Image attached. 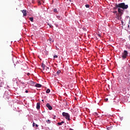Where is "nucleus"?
Listing matches in <instances>:
<instances>
[{
  "mask_svg": "<svg viewBox=\"0 0 130 130\" xmlns=\"http://www.w3.org/2000/svg\"><path fill=\"white\" fill-rule=\"evenodd\" d=\"M117 8H121V9H123V10H125L128 8V5H126L124 3H120L118 4H116L115 8L114 9H116Z\"/></svg>",
  "mask_w": 130,
  "mask_h": 130,
  "instance_id": "1",
  "label": "nucleus"
},
{
  "mask_svg": "<svg viewBox=\"0 0 130 130\" xmlns=\"http://www.w3.org/2000/svg\"><path fill=\"white\" fill-rule=\"evenodd\" d=\"M122 54V57L123 59H125V58L127 57V55L128 54V53L127 52V51L124 50Z\"/></svg>",
  "mask_w": 130,
  "mask_h": 130,
  "instance_id": "2",
  "label": "nucleus"
},
{
  "mask_svg": "<svg viewBox=\"0 0 130 130\" xmlns=\"http://www.w3.org/2000/svg\"><path fill=\"white\" fill-rule=\"evenodd\" d=\"M63 116L66 118V119H68V120H70L71 119L70 118V115L68 113L63 112L62 113Z\"/></svg>",
  "mask_w": 130,
  "mask_h": 130,
  "instance_id": "3",
  "label": "nucleus"
},
{
  "mask_svg": "<svg viewBox=\"0 0 130 130\" xmlns=\"http://www.w3.org/2000/svg\"><path fill=\"white\" fill-rule=\"evenodd\" d=\"M46 106H47V108H48V109H49V110H52V107H51V106H50V105L49 103L46 104Z\"/></svg>",
  "mask_w": 130,
  "mask_h": 130,
  "instance_id": "4",
  "label": "nucleus"
},
{
  "mask_svg": "<svg viewBox=\"0 0 130 130\" xmlns=\"http://www.w3.org/2000/svg\"><path fill=\"white\" fill-rule=\"evenodd\" d=\"M22 13L23 14V16L24 17H26V16H27V12L25 10H22Z\"/></svg>",
  "mask_w": 130,
  "mask_h": 130,
  "instance_id": "5",
  "label": "nucleus"
},
{
  "mask_svg": "<svg viewBox=\"0 0 130 130\" xmlns=\"http://www.w3.org/2000/svg\"><path fill=\"white\" fill-rule=\"evenodd\" d=\"M42 86L41 84L38 83L35 85V87H37V88H41Z\"/></svg>",
  "mask_w": 130,
  "mask_h": 130,
  "instance_id": "6",
  "label": "nucleus"
},
{
  "mask_svg": "<svg viewBox=\"0 0 130 130\" xmlns=\"http://www.w3.org/2000/svg\"><path fill=\"white\" fill-rule=\"evenodd\" d=\"M37 109H40V103H37Z\"/></svg>",
  "mask_w": 130,
  "mask_h": 130,
  "instance_id": "7",
  "label": "nucleus"
},
{
  "mask_svg": "<svg viewBox=\"0 0 130 130\" xmlns=\"http://www.w3.org/2000/svg\"><path fill=\"white\" fill-rule=\"evenodd\" d=\"M42 68H43V70L45 71V68H46V66H45V64H44V63H43L42 64Z\"/></svg>",
  "mask_w": 130,
  "mask_h": 130,
  "instance_id": "8",
  "label": "nucleus"
},
{
  "mask_svg": "<svg viewBox=\"0 0 130 130\" xmlns=\"http://www.w3.org/2000/svg\"><path fill=\"white\" fill-rule=\"evenodd\" d=\"M64 123V121H62L61 122H58L57 123V124L58 125H61L62 124Z\"/></svg>",
  "mask_w": 130,
  "mask_h": 130,
  "instance_id": "9",
  "label": "nucleus"
},
{
  "mask_svg": "<svg viewBox=\"0 0 130 130\" xmlns=\"http://www.w3.org/2000/svg\"><path fill=\"white\" fill-rule=\"evenodd\" d=\"M45 69L46 72H47V73H49V71H50L49 68L46 67V69Z\"/></svg>",
  "mask_w": 130,
  "mask_h": 130,
  "instance_id": "10",
  "label": "nucleus"
},
{
  "mask_svg": "<svg viewBox=\"0 0 130 130\" xmlns=\"http://www.w3.org/2000/svg\"><path fill=\"white\" fill-rule=\"evenodd\" d=\"M122 11V10L120 8L118 9V13H119V14H121Z\"/></svg>",
  "mask_w": 130,
  "mask_h": 130,
  "instance_id": "11",
  "label": "nucleus"
},
{
  "mask_svg": "<svg viewBox=\"0 0 130 130\" xmlns=\"http://www.w3.org/2000/svg\"><path fill=\"white\" fill-rule=\"evenodd\" d=\"M50 92V89H47L46 91V93H47V94H48V93Z\"/></svg>",
  "mask_w": 130,
  "mask_h": 130,
  "instance_id": "12",
  "label": "nucleus"
},
{
  "mask_svg": "<svg viewBox=\"0 0 130 130\" xmlns=\"http://www.w3.org/2000/svg\"><path fill=\"white\" fill-rule=\"evenodd\" d=\"M60 73H61V71H60V70H58V71L56 72V75H59V74H60Z\"/></svg>",
  "mask_w": 130,
  "mask_h": 130,
  "instance_id": "13",
  "label": "nucleus"
},
{
  "mask_svg": "<svg viewBox=\"0 0 130 130\" xmlns=\"http://www.w3.org/2000/svg\"><path fill=\"white\" fill-rule=\"evenodd\" d=\"M29 20L30 21H31V22H33V20H34L33 17L29 18Z\"/></svg>",
  "mask_w": 130,
  "mask_h": 130,
  "instance_id": "14",
  "label": "nucleus"
},
{
  "mask_svg": "<svg viewBox=\"0 0 130 130\" xmlns=\"http://www.w3.org/2000/svg\"><path fill=\"white\" fill-rule=\"evenodd\" d=\"M54 13H57V10L55 8L54 9Z\"/></svg>",
  "mask_w": 130,
  "mask_h": 130,
  "instance_id": "15",
  "label": "nucleus"
},
{
  "mask_svg": "<svg viewBox=\"0 0 130 130\" xmlns=\"http://www.w3.org/2000/svg\"><path fill=\"white\" fill-rule=\"evenodd\" d=\"M85 7H86V8H90V5H85Z\"/></svg>",
  "mask_w": 130,
  "mask_h": 130,
  "instance_id": "16",
  "label": "nucleus"
},
{
  "mask_svg": "<svg viewBox=\"0 0 130 130\" xmlns=\"http://www.w3.org/2000/svg\"><path fill=\"white\" fill-rule=\"evenodd\" d=\"M46 122H47V123H50V120H46Z\"/></svg>",
  "mask_w": 130,
  "mask_h": 130,
  "instance_id": "17",
  "label": "nucleus"
},
{
  "mask_svg": "<svg viewBox=\"0 0 130 130\" xmlns=\"http://www.w3.org/2000/svg\"><path fill=\"white\" fill-rule=\"evenodd\" d=\"M53 57H54V58H57L58 56H57V55H54L53 56Z\"/></svg>",
  "mask_w": 130,
  "mask_h": 130,
  "instance_id": "18",
  "label": "nucleus"
},
{
  "mask_svg": "<svg viewBox=\"0 0 130 130\" xmlns=\"http://www.w3.org/2000/svg\"><path fill=\"white\" fill-rule=\"evenodd\" d=\"M110 128H111V127H108V128H107V129H108V130H109V129H110Z\"/></svg>",
  "mask_w": 130,
  "mask_h": 130,
  "instance_id": "19",
  "label": "nucleus"
},
{
  "mask_svg": "<svg viewBox=\"0 0 130 130\" xmlns=\"http://www.w3.org/2000/svg\"><path fill=\"white\" fill-rule=\"evenodd\" d=\"M105 101L107 102V101H108V99H105Z\"/></svg>",
  "mask_w": 130,
  "mask_h": 130,
  "instance_id": "20",
  "label": "nucleus"
},
{
  "mask_svg": "<svg viewBox=\"0 0 130 130\" xmlns=\"http://www.w3.org/2000/svg\"><path fill=\"white\" fill-rule=\"evenodd\" d=\"M32 126H35V123H33V124H32Z\"/></svg>",
  "mask_w": 130,
  "mask_h": 130,
  "instance_id": "21",
  "label": "nucleus"
},
{
  "mask_svg": "<svg viewBox=\"0 0 130 130\" xmlns=\"http://www.w3.org/2000/svg\"><path fill=\"white\" fill-rule=\"evenodd\" d=\"M27 76H30V73H28L27 74Z\"/></svg>",
  "mask_w": 130,
  "mask_h": 130,
  "instance_id": "22",
  "label": "nucleus"
},
{
  "mask_svg": "<svg viewBox=\"0 0 130 130\" xmlns=\"http://www.w3.org/2000/svg\"><path fill=\"white\" fill-rule=\"evenodd\" d=\"M98 36H99V37H101V35H100V34H98Z\"/></svg>",
  "mask_w": 130,
  "mask_h": 130,
  "instance_id": "23",
  "label": "nucleus"
},
{
  "mask_svg": "<svg viewBox=\"0 0 130 130\" xmlns=\"http://www.w3.org/2000/svg\"><path fill=\"white\" fill-rule=\"evenodd\" d=\"M25 93H28V90H25Z\"/></svg>",
  "mask_w": 130,
  "mask_h": 130,
  "instance_id": "24",
  "label": "nucleus"
},
{
  "mask_svg": "<svg viewBox=\"0 0 130 130\" xmlns=\"http://www.w3.org/2000/svg\"><path fill=\"white\" fill-rule=\"evenodd\" d=\"M36 126L37 127H38V124H36Z\"/></svg>",
  "mask_w": 130,
  "mask_h": 130,
  "instance_id": "25",
  "label": "nucleus"
},
{
  "mask_svg": "<svg viewBox=\"0 0 130 130\" xmlns=\"http://www.w3.org/2000/svg\"><path fill=\"white\" fill-rule=\"evenodd\" d=\"M114 13H117V11H114Z\"/></svg>",
  "mask_w": 130,
  "mask_h": 130,
  "instance_id": "26",
  "label": "nucleus"
},
{
  "mask_svg": "<svg viewBox=\"0 0 130 130\" xmlns=\"http://www.w3.org/2000/svg\"><path fill=\"white\" fill-rule=\"evenodd\" d=\"M2 87H3V86H2L1 85H0V88H1Z\"/></svg>",
  "mask_w": 130,
  "mask_h": 130,
  "instance_id": "27",
  "label": "nucleus"
},
{
  "mask_svg": "<svg viewBox=\"0 0 130 130\" xmlns=\"http://www.w3.org/2000/svg\"><path fill=\"white\" fill-rule=\"evenodd\" d=\"M50 28H51V27H52V25H50Z\"/></svg>",
  "mask_w": 130,
  "mask_h": 130,
  "instance_id": "28",
  "label": "nucleus"
},
{
  "mask_svg": "<svg viewBox=\"0 0 130 130\" xmlns=\"http://www.w3.org/2000/svg\"><path fill=\"white\" fill-rule=\"evenodd\" d=\"M42 101H43H43H43V100H42Z\"/></svg>",
  "mask_w": 130,
  "mask_h": 130,
  "instance_id": "29",
  "label": "nucleus"
}]
</instances>
